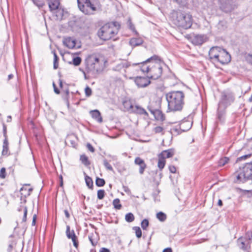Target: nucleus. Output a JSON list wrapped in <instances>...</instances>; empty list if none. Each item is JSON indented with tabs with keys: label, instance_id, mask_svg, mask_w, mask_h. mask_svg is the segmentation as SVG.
I'll return each instance as SVG.
<instances>
[{
	"label": "nucleus",
	"instance_id": "f257e3e1",
	"mask_svg": "<svg viewBox=\"0 0 252 252\" xmlns=\"http://www.w3.org/2000/svg\"><path fill=\"white\" fill-rule=\"evenodd\" d=\"M140 64L141 70L147 73V77L153 79L159 78L162 73V67L165 64L161 58L154 55L146 61L133 65Z\"/></svg>",
	"mask_w": 252,
	"mask_h": 252
},
{
	"label": "nucleus",
	"instance_id": "f03ea898",
	"mask_svg": "<svg viewBox=\"0 0 252 252\" xmlns=\"http://www.w3.org/2000/svg\"><path fill=\"white\" fill-rule=\"evenodd\" d=\"M184 94L182 91H173L167 93L166 98L168 109L170 111L181 110L184 104Z\"/></svg>",
	"mask_w": 252,
	"mask_h": 252
},
{
	"label": "nucleus",
	"instance_id": "7ed1b4c3",
	"mask_svg": "<svg viewBox=\"0 0 252 252\" xmlns=\"http://www.w3.org/2000/svg\"><path fill=\"white\" fill-rule=\"evenodd\" d=\"M171 19L176 26L185 29L190 28L192 24V16L181 10L173 11Z\"/></svg>",
	"mask_w": 252,
	"mask_h": 252
},
{
	"label": "nucleus",
	"instance_id": "20e7f679",
	"mask_svg": "<svg viewBox=\"0 0 252 252\" xmlns=\"http://www.w3.org/2000/svg\"><path fill=\"white\" fill-rule=\"evenodd\" d=\"M120 24L117 22L108 23L98 31V35L103 40H108L114 37L118 32Z\"/></svg>",
	"mask_w": 252,
	"mask_h": 252
},
{
	"label": "nucleus",
	"instance_id": "39448f33",
	"mask_svg": "<svg viewBox=\"0 0 252 252\" xmlns=\"http://www.w3.org/2000/svg\"><path fill=\"white\" fill-rule=\"evenodd\" d=\"M238 183H244L252 178V163H247L243 167H240L233 175Z\"/></svg>",
	"mask_w": 252,
	"mask_h": 252
},
{
	"label": "nucleus",
	"instance_id": "423d86ee",
	"mask_svg": "<svg viewBox=\"0 0 252 252\" xmlns=\"http://www.w3.org/2000/svg\"><path fill=\"white\" fill-rule=\"evenodd\" d=\"M79 9L85 14H93L96 8L90 0H77Z\"/></svg>",
	"mask_w": 252,
	"mask_h": 252
},
{
	"label": "nucleus",
	"instance_id": "0eeeda50",
	"mask_svg": "<svg viewBox=\"0 0 252 252\" xmlns=\"http://www.w3.org/2000/svg\"><path fill=\"white\" fill-rule=\"evenodd\" d=\"M48 2L49 7L51 11L55 14L57 20L62 19L63 15V11L59 7V0H46Z\"/></svg>",
	"mask_w": 252,
	"mask_h": 252
},
{
	"label": "nucleus",
	"instance_id": "6e6552de",
	"mask_svg": "<svg viewBox=\"0 0 252 252\" xmlns=\"http://www.w3.org/2000/svg\"><path fill=\"white\" fill-rule=\"evenodd\" d=\"M174 155V150L171 149L163 151L161 153L158 155V167L160 171H161L165 166L166 158H171Z\"/></svg>",
	"mask_w": 252,
	"mask_h": 252
},
{
	"label": "nucleus",
	"instance_id": "1a4fd4ad",
	"mask_svg": "<svg viewBox=\"0 0 252 252\" xmlns=\"http://www.w3.org/2000/svg\"><path fill=\"white\" fill-rule=\"evenodd\" d=\"M237 0H219L220 7L226 13L230 12L237 6Z\"/></svg>",
	"mask_w": 252,
	"mask_h": 252
},
{
	"label": "nucleus",
	"instance_id": "9d476101",
	"mask_svg": "<svg viewBox=\"0 0 252 252\" xmlns=\"http://www.w3.org/2000/svg\"><path fill=\"white\" fill-rule=\"evenodd\" d=\"M234 100V97L232 94H222L219 103V109H220L222 107L226 108L233 102Z\"/></svg>",
	"mask_w": 252,
	"mask_h": 252
},
{
	"label": "nucleus",
	"instance_id": "9b49d317",
	"mask_svg": "<svg viewBox=\"0 0 252 252\" xmlns=\"http://www.w3.org/2000/svg\"><path fill=\"white\" fill-rule=\"evenodd\" d=\"M99 59L95 55H90L87 59V65L89 72H94L98 71L96 65L99 64Z\"/></svg>",
	"mask_w": 252,
	"mask_h": 252
},
{
	"label": "nucleus",
	"instance_id": "f8f14e48",
	"mask_svg": "<svg viewBox=\"0 0 252 252\" xmlns=\"http://www.w3.org/2000/svg\"><path fill=\"white\" fill-rule=\"evenodd\" d=\"M230 55L225 49L222 48L219 54L218 58L216 60V62H219L221 64H225L230 62Z\"/></svg>",
	"mask_w": 252,
	"mask_h": 252
},
{
	"label": "nucleus",
	"instance_id": "ddd939ff",
	"mask_svg": "<svg viewBox=\"0 0 252 252\" xmlns=\"http://www.w3.org/2000/svg\"><path fill=\"white\" fill-rule=\"evenodd\" d=\"M207 39V36L204 34H196L192 37V43L195 45H201Z\"/></svg>",
	"mask_w": 252,
	"mask_h": 252
},
{
	"label": "nucleus",
	"instance_id": "4468645a",
	"mask_svg": "<svg viewBox=\"0 0 252 252\" xmlns=\"http://www.w3.org/2000/svg\"><path fill=\"white\" fill-rule=\"evenodd\" d=\"M222 48L220 47H213L211 48L209 52V56L210 59L214 62H216V60L218 58L219 54H220Z\"/></svg>",
	"mask_w": 252,
	"mask_h": 252
},
{
	"label": "nucleus",
	"instance_id": "2eb2a0df",
	"mask_svg": "<svg viewBox=\"0 0 252 252\" xmlns=\"http://www.w3.org/2000/svg\"><path fill=\"white\" fill-rule=\"evenodd\" d=\"M134 82L139 88L145 87L150 83V81L147 78L144 77H136L134 79Z\"/></svg>",
	"mask_w": 252,
	"mask_h": 252
},
{
	"label": "nucleus",
	"instance_id": "dca6fc26",
	"mask_svg": "<svg viewBox=\"0 0 252 252\" xmlns=\"http://www.w3.org/2000/svg\"><path fill=\"white\" fill-rule=\"evenodd\" d=\"M66 235L68 239H71L72 240L74 246L77 248L78 246L77 237L75 234L74 231L73 230L70 231V226L69 225L66 226Z\"/></svg>",
	"mask_w": 252,
	"mask_h": 252
},
{
	"label": "nucleus",
	"instance_id": "f3484780",
	"mask_svg": "<svg viewBox=\"0 0 252 252\" xmlns=\"http://www.w3.org/2000/svg\"><path fill=\"white\" fill-rule=\"evenodd\" d=\"M63 43V44L68 48L73 49L80 47V46L76 47L75 40L70 37L64 38Z\"/></svg>",
	"mask_w": 252,
	"mask_h": 252
},
{
	"label": "nucleus",
	"instance_id": "a211bd4d",
	"mask_svg": "<svg viewBox=\"0 0 252 252\" xmlns=\"http://www.w3.org/2000/svg\"><path fill=\"white\" fill-rule=\"evenodd\" d=\"M129 65L130 64L127 61L122 60L116 64L114 67V70L120 71L122 70H125V69L129 66Z\"/></svg>",
	"mask_w": 252,
	"mask_h": 252
},
{
	"label": "nucleus",
	"instance_id": "6ab92c4d",
	"mask_svg": "<svg viewBox=\"0 0 252 252\" xmlns=\"http://www.w3.org/2000/svg\"><path fill=\"white\" fill-rule=\"evenodd\" d=\"M134 163L139 166V173L140 174H143L146 167V164H145L144 161L140 158L137 157L134 160Z\"/></svg>",
	"mask_w": 252,
	"mask_h": 252
},
{
	"label": "nucleus",
	"instance_id": "aec40b11",
	"mask_svg": "<svg viewBox=\"0 0 252 252\" xmlns=\"http://www.w3.org/2000/svg\"><path fill=\"white\" fill-rule=\"evenodd\" d=\"M32 190V189L30 188L29 185H25L21 188L20 189V193L22 195L26 197L31 194Z\"/></svg>",
	"mask_w": 252,
	"mask_h": 252
},
{
	"label": "nucleus",
	"instance_id": "412c9836",
	"mask_svg": "<svg viewBox=\"0 0 252 252\" xmlns=\"http://www.w3.org/2000/svg\"><path fill=\"white\" fill-rule=\"evenodd\" d=\"M131 112L139 115H144L145 116L148 115V114L146 111V110L143 108L138 105L134 106V107Z\"/></svg>",
	"mask_w": 252,
	"mask_h": 252
},
{
	"label": "nucleus",
	"instance_id": "4be33fe9",
	"mask_svg": "<svg viewBox=\"0 0 252 252\" xmlns=\"http://www.w3.org/2000/svg\"><path fill=\"white\" fill-rule=\"evenodd\" d=\"M143 40L141 38H132L130 39L129 43L132 47H135L141 45Z\"/></svg>",
	"mask_w": 252,
	"mask_h": 252
},
{
	"label": "nucleus",
	"instance_id": "5701e85b",
	"mask_svg": "<svg viewBox=\"0 0 252 252\" xmlns=\"http://www.w3.org/2000/svg\"><path fill=\"white\" fill-rule=\"evenodd\" d=\"M91 114L92 115V117L96 121H97L98 122L101 123L102 122V118L98 110H94L92 111H91Z\"/></svg>",
	"mask_w": 252,
	"mask_h": 252
},
{
	"label": "nucleus",
	"instance_id": "b1692460",
	"mask_svg": "<svg viewBox=\"0 0 252 252\" xmlns=\"http://www.w3.org/2000/svg\"><path fill=\"white\" fill-rule=\"evenodd\" d=\"M237 242L238 243L239 247L241 249L247 252H248L250 248L249 244H246L243 241L242 238L238 239Z\"/></svg>",
	"mask_w": 252,
	"mask_h": 252
},
{
	"label": "nucleus",
	"instance_id": "393cba45",
	"mask_svg": "<svg viewBox=\"0 0 252 252\" xmlns=\"http://www.w3.org/2000/svg\"><path fill=\"white\" fill-rule=\"evenodd\" d=\"M225 108L222 107L220 109H219V105H218V113H217V120L220 122H222L224 118L225 112L224 110Z\"/></svg>",
	"mask_w": 252,
	"mask_h": 252
},
{
	"label": "nucleus",
	"instance_id": "a878e982",
	"mask_svg": "<svg viewBox=\"0 0 252 252\" xmlns=\"http://www.w3.org/2000/svg\"><path fill=\"white\" fill-rule=\"evenodd\" d=\"M123 105L126 110L130 111L131 112L134 107V106L132 105L131 101L129 100H124L123 101Z\"/></svg>",
	"mask_w": 252,
	"mask_h": 252
},
{
	"label": "nucleus",
	"instance_id": "bb28decb",
	"mask_svg": "<svg viewBox=\"0 0 252 252\" xmlns=\"http://www.w3.org/2000/svg\"><path fill=\"white\" fill-rule=\"evenodd\" d=\"M191 127V124L188 121L183 122L181 123L180 126V129L183 131H186L189 130Z\"/></svg>",
	"mask_w": 252,
	"mask_h": 252
},
{
	"label": "nucleus",
	"instance_id": "cd10ccee",
	"mask_svg": "<svg viewBox=\"0 0 252 252\" xmlns=\"http://www.w3.org/2000/svg\"><path fill=\"white\" fill-rule=\"evenodd\" d=\"M89 239L93 246L95 247L97 245L98 240L96 236L94 234H91L89 235Z\"/></svg>",
	"mask_w": 252,
	"mask_h": 252
},
{
	"label": "nucleus",
	"instance_id": "c85d7f7f",
	"mask_svg": "<svg viewBox=\"0 0 252 252\" xmlns=\"http://www.w3.org/2000/svg\"><path fill=\"white\" fill-rule=\"evenodd\" d=\"M154 115L155 116L156 119L157 120H161L162 121L165 120V117L161 111L159 110H157L155 111Z\"/></svg>",
	"mask_w": 252,
	"mask_h": 252
},
{
	"label": "nucleus",
	"instance_id": "c756f323",
	"mask_svg": "<svg viewBox=\"0 0 252 252\" xmlns=\"http://www.w3.org/2000/svg\"><path fill=\"white\" fill-rule=\"evenodd\" d=\"M8 141L6 139H5L3 143V150L2 151V155H6L8 153Z\"/></svg>",
	"mask_w": 252,
	"mask_h": 252
},
{
	"label": "nucleus",
	"instance_id": "7c9ffc66",
	"mask_svg": "<svg viewBox=\"0 0 252 252\" xmlns=\"http://www.w3.org/2000/svg\"><path fill=\"white\" fill-rule=\"evenodd\" d=\"M54 55V68L57 69L59 66V57L55 51H52Z\"/></svg>",
	"mask_w": 252,
	"mask_h": 252
},
{
	"label": "nucleus",
	"instance_id": "2f4dec72",
	"mask_svg": "<svg viewBox=\"0 0 252 252\" xmlns=\"http://www.w3.org/2000/svg\"><path fill=\"white\" fill-rule=\"evenodd\" d=\"M157 218L159 220L164 221L166 219V215L164 213L159 212L157 214Z\"/></svg>",
	"mask_w": 252,
	"mask_h": 252
},
{
	"label": "nucleus",
	"instance_id": "473e14b6",
	"mask_svg": "<svg viewBox=\"0 0 252 252\" xmlns=\"http://www.w3.org/2000/svg\"><path fill=\"white\" fill-rule=\"evenodd\" d=\"M80 159L82 163L85 166H88L90 164V162L89 161L88 157L85 155H81L80 156Z\"/></svg>",
	"mask_w": 252,
	"mask_h": 252
},
{
	"label": "nucleus",
	"instance_id": "72a5a7b5",
	"mask_svg": "<svg viewBox=\"0 0 252 252\" xmlns=\"http://www.w3.org/2000/svg\"><path fill=\"white\" fill-rule=\"evenodd\" d=\"M113 205L116 209L120 210L122 208V205L119 198H116L113 200Z\"/></svg>",
	"mask_w": 252,
	"mask_h": 252
},
{
	"label": "nucleus",
	"instance_id": "f704fd0d",
	"mask_svg": "<svg viewBox=\"0 0 252 252\" xmlns=\"http://www.w3.org/2000/svg\"><path fill=\"white\" fill-rule=\"evenodd\" d=\"M103 163L105 168L109 171H113V168L106 158L103 160Z\"/></svg>",
	"mask_w": 252,
	"mask_h": 252
},
{
	"label": "nucleus",
	"instance_id": "c9c22d12",
	"mask_svg": "<svg viewBox=\"0 0 252 252\" xmlns=\"http://www.w3.org/2000/svg\"><path fill=\"white\" fill-rule=\"evenodd\" d=\"M125 220L128 222H132L134 220V216L131 213H128L125 216Z\"/></svg>",
	"mask_w": 252,
	"mask_h": 252
},
{
	"label": "nucleus",
	"instance_id": "e433bc0d",
	"mask_svg": "<svg viewBox=\"0 0 252 252\" xmlns=\"http://www.w3.org/2000/svg\"><path fill=\"white\" fill-rule=\"evenodd\" d=\"M229 158L226 157H224L223 158H222L220 159V160L219 161L218 165L219 166H223L225 164L228 162Z\"/></svg>",
	"mask_w": 252,
	"mask_h": 252
},
{
	"label": "nucleus",
	"instance_id": "4c0bfd02",
	"mask_svg": "<svg viewBox=\"0 0 252 252\" xmlns=\"http://www.w3.org/2000/svg\"><path fill=\"white\" fill-rule=\"evenodd\" d=\"M105 183V180L103 179L96 178L95 181V184L97 187H102Z\"/></svg>",
	"mask_w": 252,
	"mask_h": 252
},
{
	"label": "nucleus",
	"instance_id": "58836bf2",
	"mask_svg": "<svg viewBox=\"0 0 252 252\" xmlns=\"http://www.w3.org/2000/svg\"><path fill=\"white\" fill-rule=\"evenodd\" d=\"M22 209H23L24 211V215L22 219L23 222H26L27 220V208L26 206L21 207V208L19 209V211H21Z\"/></svg>",
	"mask_w": 252,
	"mask_h": 252
},
{
	"label": "nucleus",
	"instance_id": "ea45409f",
	"mask_svg": "<svg viewBox=\"0 0 252 252\" xmlns=\"http://www.w3.org/2000/svg\"><path fill=\"white\" fill-rule=\"evenodd\" d=\"M85 182H86L87 186L89 188H91L93 187V182L92 179L90 177H89L88 176H86L85 177Z\"/></svg>",
	"mask_w": 252,
	"mask_h": 252
},
{
	"label": "nucleus",
	"instance_id": "a19ab883",
	"mask_svg": "<svg viewBox=\"0 0 252 252\" xmlns=\"http://www.w3.org/2000/svg\"><path fill=\"white\" fill-rule=\"evenodd\" d=\"M81 61L80 57H76L73 59L72 63L75 66H78L81 63Z\"/></svg>",
	"mask_w": 252,
	"mask_h": 252
},
{
	"label": "nucleus",
	"instance_id": "79ce46f5",
	"mask_svg": "<svg viewBox=\"0 0 252 252\" xmlns=\"http://www.w3.org/2000/svg\"><path fill=\"white\" fill-rule=\"evenodd\" d=\"M133 229L135 231V234L137 238H139L142 236V232L139 227L135 226Z\"/></svg>",
	"mask_w": 252,
	"mask_h": 252
},
{
	"label": "nucleus",
	"instance_id": "37998d69",
	"mask_svg": "<svg viewBox=\"0 0 252 252\" xmlns=\"http://www.w3.org/2000/svg\"><path fill=\"white\" fill-rule=\"evenodd\" d=\"M141 227L143 229H146L147 227L149 225V221L147 219L143 220L141 223Z\"/></svg>",
	"mask_w": 252,
	"mask_h": 252
},
{
	"label": "nucleus",
	"instance_id": "c03bdc74",
	"mask_svg": "<svg viewBox=\"0 0 252 252\" xmlns=\"http://www.w3.org/2000/svg\"><path fill=\"white\" fill-rule=\"evenodd\" d=\"M105 194V191L103 189H99L97 191V198L99 199H102L103 198Z\"/></svg>",
	"mask_w": 252,
	"mask_h": 252
},
{
	"label": "nucleus",
	"instance_id": "a18cd8bd",
	"mask_svg": "<svg viewBox=\"0 0 252 252\" xmlns=\"http://www.w3.org/2000/svg\"><path fill=\"white\" fill-rule=\"evenodd\" d=\"M226 27V23L225 21H220L218 24V27L220 29H223Z\"/></svg>",
	"mask_w": 252,
	"mask_h": 252
},
{
	"label": "nucleus",
	"instance_id": "49530a36",
	"mask_svg": "<svg viewBox=\"0 0 252 252\" xmlns=\"http://www.w3.org/2000/svg\"><path fill=\"white\" fill-rule=\"evenodd\" d=\"M85 92L86 95L88 97L91 95L92 91L91 89L89 87L87 86L85 89Z\"/></svg>",
	"mask_w": 252,
	"mask_h": 252
},
{
	"label": "nucleus",
	"instance_id": "de8ad7c7",
	"mask_svg": "<svg viewBox=\"0 0 252 252\" xmlns=\"http://www.w3.org/2000/svg\"><path fill=\"white\" fill-rule=\"evenodd\" d=\"M127 25L129 27V28L133 32L135 31V27L133 24L132 23L130 19H129L127 21Z\"/></svg>",
	"mask_w": 252,
	"mask_h": 252
},
{
	"label": "nucleus",
	"instance_id": "09e8293b",
	"mask_svg": "<svg viewBox=\"0 0 252 252\" xmlns=\"http://www.w3.org/2000/svg\"><path fill=\"white\" fill-rule=\"evenodd\" d=\"M163 128L160 126H156L154 128V131L156 133H161L163 131Z\"/></svg>",
	"mask_w": 252,
	"mask_h": 252
},
{
	"label": "nucleus",
	"instance_id": "8fccbe9b",
	"mask_svg": "<svg viewBox=\"0 0 252 252\" xmlns=\"http://www.w3.org/2000/svg\"><path fill=\"white\" fill-rule=\"evenodd\" d=\"M174 1L177 2L180 5L184 6L187 3V0H173Z\"/></svg>",
	"mask_w": 252,
	"mask_h": 252
},
{
	"label": "nucleus",
	"instance_id": "3c124183",
	"mask_svg": "<svg viewBox=\"0 0 252 252\" xmlns=\"http://www.w3.org/2000/svg\"><path fill=\"white\" fill-rule=\"evenodd\" d=\"M34 3L38 7H42L43 5V3L42 1L39 0H33Z\"/></svg>",
	"mask_w": 252,
	"mask_h": 252
},
{
	"label": "nucleus",
	"instance_id": "603ef678",
	"mask_svg": "<svg viewBox=\"0 0 252 252\" xmlns=\"http://www.w3.org/2000/svg\"><path fill=\"white\" fill-rule=\"evenodd\" d=\"M5 176V169L4 168H2L0 171V178L3 179Z\"/></svg>",
	"mask_w": 252,
	"mask_h": 252
},
{
	"label": "nucleus",
	"instance_id": "864d4df0",
	"mask_svg": "<svg viewBox=\"0 0 252 252\" xmlns=\"http://www.w3.org/2000/svg\"><path fill=\"white\" fill-rule=\"evenodd\" d=\"M170 172L172 173H175L176 172V168L174 165H170L168 167Z\"/></svg>",
	"mask_w": 252,
	"mask_h": 252
},
{
	"label": "nucleus",
	"instance_id": "5fc2aeb1",
	"mask_svg": "<svg viewBox=\"0 0 252 252\" xmlns=\"http://www.w3.org/2000/svg\"><path fill=\"white\" fill-rule=\"evenodd\" d=\"M251 155L250 154V155H246L241 156L237 158V162L242 160H243V159H246L248 157H250L251 156Z\"/></svg>",
	"mask_w": 252,
	"mask_h": 252
},
{
	"label": "nucleus",
	"instance_id": "6e6d98bb",
	"mask_svg": "<svg viewBox=\"0 0 252 252\" xmlns=\"http://www.w3.org/2000/svg\"><path fill=\"white\" fill-rule=\"evenodd\" d=\"M87 147L88 149V150L91 152L94 153V149L91 144L88 143L87 144Z\"/></svg>",
	"mask_w": 252,
	"mask_h": 252
},
{
	"label": "nucleus",
	"instance_id": "4d7b16f0",
	"mask_svg": "<svg viewBox=\"0 0 252 252\" xmlns=\"http://www.w3.org/2000/svg\"><path fill=\"white\" fill-rule=\"evenodd\" d=\"M123 189L124 191L126 192V193L128 194H130L131 193V191L128 187L123 186Z\"/></svg>",
	"mask_w": 252,
	"mask_h": 252
},
{
	"label": "nucleus",
	"instance_id": "13d9d810",
	"mask_svg": "<svg viewBox=\"0 0 252 252\" xmlns=\"http://www.w3.org/2000/svg\"><path fill=\"white\" fill-rule=\"evenodd\" d=\"M53 86L54 87V91L55 92V93L57 94H60V91L57 88L54 82L53 83Z\"/></svg>",
	"mask_w": 252,
	"mask_h": 252
},
{
	"label": "nucleus",
	"instance_id": "bf43d9fd",
	"mask_svg": "<svg viewBox=\"0 0 252 252\" xmlns=\"http://www.w3.org/2000/svg\"><path fill=\"white\" fill-rule=\"evenodd\" d=\"M36 218H37L36 215L34 214L33 216V217H32V226L35 225V222H36Z\"/></svg>",
	"mask_w": 252,
	"mask_h": 252
},
{
	"label": "nucleus",
	"instance_id": "052dcab7",
	"mask_svg": "<svg viewBox=\"0 0 252 252\" xmlns=\"http://www.w3.org/2000/svg\"><path fill=\"white\" fill-rule=\"evenodd\" d=\"M247 61L251 63L252 64V55H249L247 57Z\"/></svg>",
	"mask_w": 252,
	"mask_h": 252
},
{
	"label": "nucleus",
	"instance_id": "680f3d73",
	"mask_svg": "<svg viewBox=\"0 0 252 252\" xmlns=\"http://www.w3.org/2000/svg\"><path fill=\"white\" fill-rule=\"evenodd\" d=\"M100 252H110V251L105 248H102L100 250Z\"/></svg>",
	"mask_w": 252,
	"mask_h": 252
},
{
	"label": "nucleus",
	"instance_id": "e2e57ef3",
	"mask_svg": "<svg viewBox=\"0 0 252 252\" xmlns=\"http://www.w3.org/2000/svg\"><path fill=\"white\" fill-rule=\"evenodd\" d=\"M64 213L65 217L67 219H68L70 217V215H69V213L68 212V211L67 210H64Z\"/></svg>",
	"mask_w": 252,
	"mask_h": 252
},
{
	"label": "nucleus",
	"instance_id": "0e129e2a",
	"mask_svg": "<svg viewBox=\"0 0 252 252\" xmlns=\"http://www.w3.org/2000/svg\"><path fill=\"white\" fill-rule=\"evenodd\" d=\"M163 252H172V250L170 248H167L163 250Z\"/></svg>",
	"mask_w": 252,
	"mask_h": 252
},
{
	"label": "nucleus",
	"instance_id": "69168bd1",
	"mask_svg": "<svg viewBox=\"0 0 252 252\" xmlns=\"http://www.w3.org/2000/svg\"><path fill=\"white\" fill-rule=\"evenodd\" d=\"M218 205L220 206H221L222 205V202L221 200L219 199L218 202Z\"/></svg>",
	"mask_w": 252,
	"mask_h": 252
},
{
	"label": "nucleus",
	"instance_id": "338daca9",
	"mask_svg": "<svg viewBox=\"0 0 252 252\" xmlns=\"http://www.w3.org/2000/svg\"><path fill=\"white\" fill-rule=\"evenodd\" d=\"M59 85L61 88L63 87V82L61 79L59 80Z\"/></svg>",
	"mask_w": 252,
	"mask_h": 252
},
{
	"label": "nucleus",
	"instance_id": "774afa93",
	"mask_svg": "<svg viewBox=\"0 0 252 252\" xmlns=\"http://www.w3.org/2000/svg\"><path fill=\"white\" fill-rule=\"evenodd\" d=\"M13 75H12V74H9V75H8V80L11 79V78H13Z\"/></svg>",
	"mask_w": 252,
	"mask_h": 252
}]
</instances>
